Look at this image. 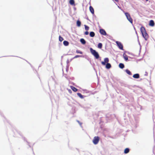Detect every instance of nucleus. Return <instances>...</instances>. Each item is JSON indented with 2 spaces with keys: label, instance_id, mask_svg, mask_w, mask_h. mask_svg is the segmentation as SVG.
Returning a JSON list of instances; mask_svg holds the SVG:
<instances>
[{
  "label": "nucleus",
  "instance_id": "1",
  "mask_svg": "<svg viewBox=\"0 0 155 155\" xmlns=\"http://www.w3.org/2000/svg\"><path fill=\"white\" fill-rule=\"evenodd\" d=\"M139 120H138L135 118L134 120L131 121V124L132 128L134 129H136L139 126Z\"/></svg>",
  "mask_w": 155,
  "mask_h": 155
},
{
  "label": "nucleus",
  "instance_id": "2",
  "mask_svg": "<svg viewBox=\"0 0 155 155\" xmlns=\"http://www.w3.org/2000/svg\"><path fill=\"white\" fill-rule=\"evenodd\" d=\"M140 31L143 37L145 40H147L148 38V35L147 33L145 28L144 27L142 26L140 28Z\"/></svg>",
  "mask_w": 155,
  "mask_h": 155
},
{
  "label": "nucleus",
  "instance_id": "3",
  "mask_svg": "<svg viewBox=\"0 0 155 155\" xmlns=\"http://www.w3.org/2000/svg\"><path fill=\"white\" fill-rule=\"evenodd\" d=\"M90 51L91 54L95 57V58L98 59L99 58V55L98 53L95 50L92 48H90Z\"/></svg>",
  "mask_w": 155,
  "mask_h": 155
},
{
  "label": "nucleus",
  "instance_id": "4",
  "mask_svg": "<svg viewBox=\"0 0 155 155\" xmlns=\"http://www.w3.org/2000/svg\"><path fill=\"white\" fill-rule=\"evenodd\" d=\"M124 14L128 20L131 24L133 23V20L130 14L128 12H125Z\"/></svg>",
  "mask_w": 155,
  "mask_h": 155
},
{
  "label": "nucleus",
  "instance_id": "5",
  "mask_svg": "<svg viewBox=\"0 0 155 155\" xmlns=\"http://www.w3.org/2000/svg\"><path fill=\"white\" fill-rule=\"evenodd\" d=\"M100 138L98 136H95L94 137L92 142L94 145L98 143L99 141Z\"/></svg>",
  "mask_w": 155,
  "mask_h": 155
},
{
  "label": "nucleus",
  "instance_id": "6",
  "mask_svg": "<svg viewBox=\"0 0 155 155\" xmlns=\"http://www.w3.org/2000/svg\"><path fill=\"white\" fill-rule=\"evenodd\" d=\"M118 48L120 50H124L123 48V45L121 43L118 41H116V42Z\"/></svg>",
  "mask_w": 155,
  "mask_h": 155
},
{
  "label": "nucleus",
  "instance_id": "7",
  "mask_svg": "<svg viewBox=\"0 0 155 155\" xmlns=\"http://www.w3.org/2000/svg\"><path fill=\"white\" fill-rule=\"evenodd\" d=\"M106 118L107 119L110 120L112 118H114L115 117V115L114 114L111 115L110 114H108L106 115Z\"/></svg>",
  "mask_w": 155,
  "mask_h": 155
},
{
  "label": "nucleus",
  "instance_id": "8",
  "mask_svg": "<svg viewBox=\"0 0 155 155\" xmlns=\"http://www.w3.org/2000/svg\"><path fill=\"white\" fill-rule=\"evenodd\" d=\"M109 60L108 58H106L104 59V61L101 62V64L104 65H105L106 63H107L109 62Z\"/></svg>",
  "mask_w": 155,
  "mask_h": 155
},
{
  "label": "nucleus",
  "instance_id": "9",
  "mask_svg": "<svg viewBox=\"0 0 155 155\" xmlns=\"http://www.w3.org/2000/svg\"><path fill=\"white\" fill-rule=\"evenodd\" d=\"M99 32L100 34L104 35H107V33L105 30L103 29H101L99 30Z\"/></svg>",
  "mask_w": 155,
  "mask_h": 155
},
{
  "label": "nucleus",
  "instance_id": "10",
  "mask_svg": "<svg viewBox=\"0 0 155 155\" xmlns=\"http://www.w3.org/2000/svg\"><path fill=\"white\" fill-rule=\"evenodd\" d=\"M149 25L151 27H153L154 25V21L153 20H151L149 21Z\"/></svg>",
  "mask_w": 155,
  "mask_h": 155
},
{
  "label": "nucleus",
  "instance_id": "11",
  "mask_svg": "<svg viewBox=\"0 0 155 155\" xmlns=\"http://www.w3.org/2000/svg\"><path fill=\"white\" fill-rule=\"evenodd\" d=\"M105 65V68L107 69H109L111 67V64L109 63H106Z\"/></svg>",
  "mask_w": 155,
  "mask_h": 155
},
{
  "label": "nucleus",
  "instance_id": "12",
  "mask_svg": "<svg viewBox=\"0 0 155 155\" xmlns=\"http://www.w3.org/2000/svg\"><path fill=\"white\" fill-rule=\"evenodd\" d=\"M89 10L90 12L92 14H94V11L93 8L91 6H90L89 7Z\"/></svg>",
  "mask_w": 155,
  "mask_h": 155
},
{
  "label": "nucleus",
  "instance_id": "13",
  "mask_svg": "<svg viewBox=\"0 0 155 155\" xmlns=\"http://www.w3.org/2000/svg\"><path fill=\"white\" fill-rule=\"evenodd\" d=\"M133 78L136 79L139 78L140 77V75L139 74L137 73L134 74L133 76Z\"/></svg>",
  "mask_w": 155,
  "mask_h": 155
},
{
  "label": "nucleus",
  "instance_id": "14",
  "mask_svg": "<svg viewBox=\"0 0 155 155\" xmlns=\"http://www.w3.org/2000/svg\"><path fill=\"white\" fill-rule=\"evenodd\" d=\"M123 57L124 58V59L126 61H127L128 60V58L127 55L125 54V53H124L123 54Z\"/></svg>",
  "mask_w": 155,
  "mask_h": 155
},
{
  "label": "nucleus",
  "instance_id": "15",
  "mask_svg": "<svg viewBox=\"0 0 155 155\" xmlns=\"http://www.w3.org/2000/svg\"><path fill=\"white\" fill-rule=\"evenodd\" d=\"M80 41L81 43L83 45H85L86 43V41L83 38H81L80 39Z\"/></svg>",
  "mask_w": 155,
  "mask_h": 155
},
{
  "label": "nucleus",
  "instance_id": "16",
  "mask_svg": "<svg viewBox=\"0 0 155 155\" xmlns=\"http://www.w3.org/2000/svg\"><path fill=\"white\" fill-rule=\"evenodd\" d=\"M119 67L120 68L122 69L124 67V64L123 63H120L119 65Z\"/></svg>",
  "mask_w": 155,
  "mask_h": 155
},
{
  "label": "nucleus",
  "instance_id": "17",
  "mask_svg": "<svg viewBox=\"0 0 155 155\" xmlns=\"http://www.w3.org/2000/svg\"><path fill=\"white\" fill-rule=\"evenodd\" d=\"M90 36L91 37H93L95 36V33L93 31H91L89 33Z\"/></svg>",
  "mask_w": 155,
  "mask_h": 155
},
{
  "label": "nucleus",
  "instance_id": "18",
  "mask_svg": "<svg viewBox=\"0 0 155 155\" xmlns=\"http://www.w3.org/2000/svg\"><path fill=\"white\" fill-rule=\"evenodd\" d=\"M77 26L79 27L81 25V22L79 20H78L76 22Z\"/></svg>",
  "mask_w": 155,
  "mask_h": 155
},
{
  "label": "nucleus",
  "instance_id": "19",
  "mask_svg": "<svg viewBox=\"0 0 155 155\" xmlns=\"http://www.w3.org/2000/svg\"><path fill=\"white\" fill-rule=\"evenodd\" d=\"M64 45L65 46H67L69 45V42L67 41H64L63 42Z\"/></svg>",
  "mask_w": 155,
  "mask_h": 155
},
{
  "label": "nucleus",
  "instance_id": "20",
  "mask_svg": "<svg viewBox=\"0 0 155 155\" xmlns=\"http://www.w3.org/2000/svg\"><path fill=\"white\" fill-rule=\"evenodd\" d=\"M71 89L74 92H76L78 90L77 89L73 86H71Z\"/></svg>",
  "mask_w": 155,
  "mask_h": 155
},
{
  "label": "nucleus",
  "instance_id": "21",
  "mask_svg": "<svg viewBox=\"0 0 155 155\" xmlns=\"http://www.w3.org/2000/svg\"><path fill=\"white\" fill-rule=\"evenodd\" d=\"M129 150H130L129 148H126L124 150V153L125 154L128 153L129 152Z\"/></svg>",
  "mask_w": 155,
  "mask_h": 155
},
{
  "label": "nucleus",
  "instance_id": "22",
  "mask_svg": "<svg viewBox=\"0 0 155 155\" xmlns=\"http://www.w3.org/2000/svg\"><path fill=\"white\" fill-rule=\"evenodd\" d=\"M69 3L71 5H75L74 4V0H70L69 1Z\"/></svg>",
  "mask_w": 155,
  "mask_h": 155
},
{
  "label": "nucleus",
  "instance_id": "23",
  "mask_svg": "<svg viewBox=\"0 0 155 155\" xmlns=\"http://www.w3.org/2000/svg\"><path fill=\"white\" fill-rule=\"evenodd\" d=\"M126 73L129 75H131L132 74L130 71L128 69H127L125 70Z\"/></svg>",
  "mask_w": 155,
  "mask_h": 155
},
{
  "label": "nucleus",
  "instance_id": "24",
  "mask_svg": "<svg viewBox=\"0 0 155 155\" xmlns=\"http://www.w3.org/2000/svg\"><path fill=\"white\" fill-rule=\"evenodd\" d=\"M78 96L79 97L83 99L84 98V97L83 95H82L80 93H78L77 94Z\"/></svg>",
  "mask_w": 155,
  "mask_h": 155
},
{
  "label": "nucleus",
  "instance_id": "25",
  "mask_svg": "<svg viewBox=\"0 0 155 155\" xmlns=\"http://www.w3.org/2000/svg\"><path fill=\"white\" fill-rule=\"evenodd\" d=\"M102 44L101 43H99L98 44L97 47H98V48L100 49H101L102 48Z\"/></svg>",
  "mask_w": 155,
  "mask_h": 155
},
{
  "label": "nucleus",
  "instance_id": "26",
  "mask_svg": "<svg viewBox=\"0 0 155 155\" xmlns=\"http://www.w3.org/2000/svg\"><path fill=\"white\" fill-rule=\"evenodd\" d=\"M85 29L86 31H88L89 29V27L86 25H84Z\"/></svg>",
  "mask_w": 155,
  "mask_h": 155
},
{
  "label": "nucleus",
  "instance_id": "27",
  "mask_svg": "<svg viewBox=\"0 0 155 155\" xmlns=\"http://www.w3.org/2000/svg\"><path fill=\"white\" fill-rule=\"evenodd\" d=\"M64 40L63 38L61 37L60 36H59V40L60 41H63Z\"/></svg>",
  "mask_w": 155,
  "mask_h": 155
},
{
  "label": "nucleus",
  "instance_id": "28",
  "mask_svg": "<svg viewBox=\"0 0 155 155\" xmlns=\"http://www.w3.org/2000/svg\"><path fill=\"white\" fill-rule=\"evenodd\" d=\"M82 57L81 55H76L75 56H74L73 58H76L78 57Z\"/></svg>",
  "mask_w": 155,
  "mask_h": 155
},
{
  "label": "nucleus",
  "instance_id": "29",
  "mask_svg": "<svg viewBox=\"0 0 155 155\" xmlns=\"http://www.w3.org/2000/svg\"><path fill=\"white\" fill-rule=\"evenodd\" d=\"M76 53H79V54H82L83 53L82 51H79V50H76Z\"/></svg>",
  "mask_w": 155,
  "mask_h": 155
},
{
  "label": "nucleus",
  "instance_id": "30",
  "mask_svg": "<svg viewBox=\"0 0 155 155\" xmlns=\"http://www.w3.org/2000/svg\"><path fill=\"white\" fill-rule=\"evenodd\" d=\"M89 34V32L87 31L84 33V34L86 35H87Z\"/></svg>",
  "mask_w": 155,
  "mask_h": 155
},
{
  "label": "nucleus",
  "instance_id": "31",
  "mask_svg": "<svg viewBox=\"0 0 155 155\" xmlns=\"http://www.w3.org/2000/svg\"><path fill=\"white\" fill-rule=\"evenodd\" d=\"M77 122L78 123V124L81 126L82 124V123L80 122L79 120H77Z\"/></svg>",
  "mask_w": 155,
  "mask_h": 155
},
{
  "label": "nucleus",
  "instance_id": "32",
  "mask_svg": "<svg viewBox=\"0 0 155 155\" xmlns=\"http://www.w3.org/2000/svg\"><path fill=\"white\" fill-rule=\"evenodd\" d=\"M66 62L67 64H68L69 63V61L68 59L67 60V61Z\"/></svg>",
  "mask_w": 155,
  "mask_h": 155
},
{
  "label": "nucleus",
  "instance_id": "33",
  "mask_svg": "<svg viewBox=\"0 0 155 155\" xmlns=\"http://www.w3.org/2000/svg\"><path fill=\"white\" fill-rule=\"evenodd\" d=\"M147 73L146 71L145 72V75L147 76Z\"/></svg>",
  "mask_w": 155,
  "mask_h": 155
},
{
  "label": "nucleus",
  "instance_id": "34",
  "mask_svg": "<svg viewBox=\"0 0 155 155\" xmlns=\"http://www.w3.org/2000/svg\"><path fill=\"white\" fill-rule=\"evenodd\" d=\"M68 91L70 93H71V90L70 89L68 90Z\"/></svg>",
  "mask_w": 155,
  "mask_h": 155
},
{
  "label": "nucleus",
  "instance_id": "35",
  "mask_svg": "<svg viewBox=\"0 0 155 155\" xmlns=\"http://www.w3.org/2000/svg\"><path fill=\"white\" fill-rule=\"evenodd\" d=\"M114 0L117 2H118L119 1V0Z\"/></svg>",
  "mask_w": 155,
  "mask_h": 155
},
{
  "label": "nucleus",
  "instance_id": "36",
  "mask_svg": "<svg viewBox=\"0 0 155 155\" xmlns=\"http://www.w3.org/2000/svg\"><path fill=\"white\" fill-rule=\"evenodd\" d=\"M118 7L120 8V7L119 6H118Z\"/></svg>",
  "mask_w": 155,
  "mask_h": 155
},
{
  "label": "nucleus",
  "instance_id": "37",
  "mask_svg": "<svg viewBox=\"0 0 155 155\" xmlns=\"http://www.w3.org/2000/svg\"><path fill=\"white\" fill-rule=\"evenodd\" d=\"M134 29L136 31V30H135V28L134 27Z\"/></svg>",
  "mask_w": 155,
  "mask_h": 155
},
{
  "label": "nucleus",
  "instance_id": "38",
  "mask_svg": "<svg viewBox=\"0 0 155 155\" xmlns=\"http://www.w3.org/2000/svg\"><path fill=\"white\" fill-rule=\"evenodd\" d=\"M87 19L88 20H89V19H88V18L87 17Z\"/></svg>",
  "mask_w": 155,
  "mask_h": 155
},
{
  "label": "nucleus",
  "instance_id": "39",
  "mask_svg": "<svg viewBox=\"0 0 155 155\" xmlns=\"http://www.w3.org/2000/svg\"><path fill=\"white\" fill-rule=\"evenodd\" d=\"M135 32H136V34H137V31H135Z\"/></svg>",
  "mask_w": 155,
  "mask_h": 155
},
{
  "label": "nucleus",
  "instance_id": "40",
  "mask_svg": "<svg viewBox=\"0 0 155 155\" xmlns=\"http://www.w3.org/2000/svg\"><path fill=\"white\" fill-rule=\"evenodd\" d=\"M126 51H125L124 52V53H126Z\"/></svg>",
  "mask_w": 155,
  "mask_h": 155
},
{
  "label": "nucleus",
  "instance_id": "41",
  "mask_svg": "<svg viewBox=\"0 0 155 155\" xmlns=\"http://www.w3.org/2000/svg\"><path fill=\"white\" fill-rule=\"evenodd\" d=\"M72 59H73V58H72V59H71V61H72Z\"/></svg>",
  "mask_w": 155,
  "mask_h": 155
},
{
  "label": "nucleus",
  "instance_id": "42",
  "mask_svg": "<svg viewBox=\"0 0 155 155\" xmlns=\"http://www.w3.org/2000/svg\"><path fill=\"white\" fill-rule=\"evenodd\" d=\"M74 9L75 10H76V8H74Z\"/></svg>",
  "mask_w": 155,
  "mask_h": 155
},
{
  "label": "nucleus",
  "instance_id": "43",
  "mask_svg": "<svg viewBox=\"0 0 155 155\" xmlns=\"http://www.w3.org/2000/svg\"><path fill=\"white\" fill-rule=\"evenodd\" d=\"M146 1H148V0H146Z\"/></svg>",
  "mask_w": 155,
  "mask_h": 155
}]
</instances>
